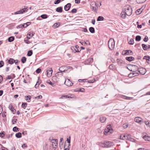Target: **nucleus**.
Listing matches in <instances>:
<instances>
[{"label": "nucleus", "mask_w": 150, "mask_h": 150, "mask_svg": "<svg viewBox=\"0 0 150 150\" xmlns=\"http://www.w3.org/2000/svg\"><path fill=\"white\" fill-rule=\"evenodd\" d=\"M71 4L68 3L64 6V9L66 11H68L70 9L71 7Z\"/></svg>", "instance_id": "dca6fc26"}, {"label": "nucleus", "mask_w": 150, "mask_h": 150, "mask_svg": "<svg viewBox=\"0 0 150 150\" xmlns=\"http://www.w3.org/2000/svg\"><path fill=\"white\" fill-rule=\"evenodd\" d=\"M5 134V132H2L0 133V137H3Z\"/></svg>", "instance_id": "6e6d98bb"}, {"label": "nucleus", "mask_w": 150, "mask_h": 150, "mask_svg": "<svg viewBox=\"0 0 150 150\" xmlns=\"http://www.w3.org/2000/svg\"><path fill=\"white\" fill-rule=\"evenodd\" d=\"M33 54V52L32 50L29 51L27 53V55L28 56H30Z\"/></svg>", "instance_id": "58836bf2"}, {"label": "nucleus", "mask_w": 150, "mask_h": 150, "mask_svg": "<svg viewBox=\"0 0 150 150\" xmlns=\"http://www.w3.org/2000/svg\"><path fill=\"white\" fill-rule=\"evenodd\" d=\"M4 64V62L2 61H0V68L2 67Z\"/></svg>", "instance_id": "864d4df0"}, {"label": "nucleus", "mask_w": 150, "mask_h": 150, "mask_svg": "<svg viewBox=\"0 0 150 150\" xmlns=\"http://www.w3.org/2000/svg\"><path fill=\"white\" fill-rule=\"evenodd\" d=\"M146 71V69L143 67L140 68L138 69V71L142 74L144 75L145 74Z\"/></svg>", "instance_id": "9d476101"}, {"label": "nucleus", "mask_w": 150, "mask_h": 150, "mask_svg": "<svg viewBox=\"0 0 150 150\" xmlns=\"http://www.w3.org/2000/svg\"><path fill=\"white\" fill-rule=\"evenodd\" d=\"M132 52V51L130 50H126L123 51L122 52V54L123 55H127L130 54Z\"/></svg>", "instance_id": "ddd939ff"}, {"label": "nucleus", "mask_w": 150, "mask_h": 150, "mask_svg": "<svg viewBox=\"0 0 150 150\" xmlns=\"http://www.w3.org/2000/svg\"><path fill=\"white\" fill-rule=\"evenodd\" d=\"M124 10L127 16H129L132 14V9L130 6L128 5L125 6Z\"/></svg>", "instance_id": "f257e3e1"}, {"label": "nucleus", "mask_w": 150, "mask_h": 150, "mask_svg": "<svg viewBox=\"0 0 150 150\" xmlns=\"http://www.w3.org/2000/svg\"><path fill=\"white\" fill-rule=\"evenodd\" d=\"M27 146L25 144H23V145L22 146V148L24 149L26 148Z\"/></svg>", "instance_id": "680f3d73"}, {"label": "nucleus", "mask_w": 150, "mask_h": 150, "mask_svg": "<svg viewBox=\"0 0 150 150\" xmlns=\"http://www.w3.org/2000/svg\"><path fill=\"white\" fill-rule=\"evenodd\" d=\"M47 83H49L50 84L53 86H54V84L52 83L50 80H48L47 81Z\"/></svg>", "instance_id": "8fccbe9b"}, {"label": "nucleus", "mask_w": 150, "mask_h": 150, "mask_svg": "<svg viewBox=\"0 0 150 150\" xmlns=\"http://www.w3.org/2000/svg\"><path fill=\"white\" fill-rule=\"evenodd\" d=\"M75 3L76 4H79L80 3V0H75Z\"/></svg>", "instance_id": "338daca9"}, {"label": "nucleus", "mask_w": 150, "mask_h": 150, "mask_svg": "<svg viewBox=\"0 0 150 150\" xmlns=\"http://www.w3.org/2000/svg\"><path fill=\"white\" fill-rule=\"evenodd\" d=\"M75 91L76 92H84L85 91V89L84 88H82Z\"/></svg>", "instance_id": "79ce46f5"}, {"label": "nucleus", "mask_w": 150, "mask_h": 150, "mask_svg": "<svg viewBox=\"0 0 150 150\" xmlns=\"http://www.w3.org/2000/svg\"><path fill=\"white\" fill-rule=\"evenodd\" d=\"M9 108L11 110L13 114L15 113V110L13 108L12 106L11 105H10L9 106Z\"/></svg>", "instance_id": "b1692460"}, {"label": "nucleus", "mask_w": 150, "mask_h": 150, "mask_svg": "<svg viewBox=\"0 0 150 150\" xmlns=\"http://www.w3.org/2000/svg\"><path fill=\"white\" fill-rule=\"evenodd\" d=\"M64 98H71V97L68 96L67 95H66V96H62V97L59 98V99H63Z\"/></svg>", "instance_id": "09e8293b"}, {"label": "nucleus", "mask_w": 150, "mask_h": 150, "mask_svg": "<svg viewBox=\"0 0 150 150\" xmlns=\"http://www.w3.org/2000/svg\"><path fill=\"white\" fill-rule=\"evenodd\" d=\"M148 40V37L147 36H146L144 39V41L145 42H147Z\"/></svg>", "instance_id": "e2e57ef3"}, {"label": "nucleus", "mask_w": 150, "mask_h": 150, "mask_svg": "<svg viewBox=\"0 0 150 150\" xmlns=\"http://www.w3.org/2000/svg\"><path fill=\"white\" fill-rule=\"evenodd\" d=\"M122 98L123 99H125L131 100L132 98L126 96H123Z\"/></svg>", "instance_id": "c9c22d12"}, {"label": "nucleus", "mask_w": 150, "mask_h": 150, "mask_svg": "<svg viewBox=\"0 0 150 150\" xmlns=\"http://www.w3.org/2000/svg\"><path fill=\"white\" fill-rule=\"evenodd\" d=\"M66 67H60L59 69V70L60 71V72H58L57 73V74H61L62 73V72H64L65 71H67V70H66L65 69H64V68H65Z\"/></svg>", "instance_id": "4468645a"}, {"label": "nucleus", "mask_w": 150, "mask_h": 150, "mask_svg": "<svg viewBox=\"0 0 150 150\" xmlns=\"http://www.w3.org/2000/svg\"><path fill=\"white\" fill-rule=\"evenodd\" d=\"M26 58L25 57H23L21 59V61L23 63H24L26 61Z\"/></svg>", "instance_id": "a19ab883"}, {"label": "nucleus", "mask_w": 150, "mask_h": 150, "mask_svg": "<svg viewBox=\"0 0 150 150\" xmlns=\"http://www.w3.org/2000/svg\"><path fill=\"white\" fill-rule=\"evenodd\" d=\"M135 122L138 123L140 124H141L143 122L142 121V119L139 117H136L134 119Z\"/></svg>", "instance_id": "9b49d317"}, {"label": "nucleus", "mask_w": 150, "mask_h": 150, "mask_svg": "<svg viewBox=\"0 0 150 150\" xmlns=\"http://www.w3.org/2000/svg\"><path fill=\"white\" fill-rule=\"evenodd\" d=\"M134 40L133 39H131L129 42V43L130 45H133L134 43Z\"/></svg>", "instance_id": "4c0bfd02"}, {"label": "nucleus", "mask_w": 150, "mask_h": 150, "mask_svg": "<svg viewBox=\"0 0 150 150\" xmlns=\"http://www.w3.org/2000/svg\"><path fill=\"white\" fill-rule=\"evenodd\" d=\"M67 142L69 143L68 146H70V137H69V138H67Z\"/></svg>", "instance_id": "de8ad7c7"}, {"label": "nucleus", "mask_w": 150, "mask_h": 150, "mask_svg": "<svg viewBox=\"0 0 150 150\" xmlns=\"http://www.w3.org/2000/svg\"><path fill=\"white\" fill-rule=\"evenodd\" d=\"M91 8L93 11H97L98 7L96 4L95 1H92L91 2Z\"/></svg>", "instance_id": "423d86ee"}, {"label": "nucleus", "mask_w": 150, "mask_h": 150, "mask_svg": "<svg viewBox=\"0 0 150 150\" xmlns=\"http://www.w3.org/2000/svg\"><path fill=\"white\" fill-rule=\"evenodd\" d=\"M56 10L57 12L61 13L62 11V8L61 7H58L56 8Z\"/></svg>", "instance_id": "4be33fe9"}, {"label": "nucleus", "mask_w": 150, "mask_h": 150, "mask_svg": "<svg viewBox=\"0 0 150 150\" xmlns=\"http://www.w3.org/2000/svg\"><path fill=\"white\" fill-rule=\"evenodd\" d=\"M126 59L127 60L131 62L133 60L134 58V57H127L126 58Z\"/></svg>", "instance_id": "412c9836"}, {"label": "nucleus", "mask_w": 150, "mask_h": 150, "mask_svg": "<svg viewBox=\"0 0 150 150\" xmlns=\"http://www.w3.org/2000/svg\"><path fill=\"white\" fill-rule=\"evenodd\" d=\"M27 105V104L25 103H23L22 105V108H24V109H25Z\"/></svg>", "instance_id": "49530a36"}, {"label": "nucleus", "mask_w": 150, "mask_h": 150, "mask_svg": "<svg viewBox=\"0 0 150 150\" xmlns=\"http://www.w3.org/2000/svg\"><path fill=\"white\" fill-rule=\"evenodd\" d=\"M112 143L111 142L107 141L105 143V146L106 147H110L112 146Z\"/></svg>", "instance_id": "a211bd4d"}, {"label": "nucleus", "mask_w": 150, "mask_h": 150, "mask_svg": "<svg viewBox=\"0 0 150 150\" xmlns=\"http://www.w3.org/2000/svg\"><path fill=\"white\" fill-rule=\"evenodd\" d=\"M24 41L27 44H28L30 43V41L28 40H25Z\"/></svg>", "instance_id": "774afa93"}, {"label": "nucleus", "mask_w": 150, "mask_h": 150, "mask_svg": "<svg viewBox=\"0 0 150 150\" xmlns=\"http://www.w3.org/2000/svg\"><path fill=\"white\" fill-rule=\"evenodd\" d=\"M141 39V37L139 35H137L136 36L135 38V40L136 41H139Z\"/></svg>", "instance_id": "f704fd0d"}, {"label": "nucleus", "mask_w": 150, "mask_h": 150, "mask_svg": "<svg viewBox=\"0 0 150 150\" xmlns=\"http://www.w3.org/2000/svg\"><path fill=\"white\" fill-rule=\"evenodd\" d=\"M146 0H136V2L138 4H142L144 3Z\"/></svg>", "instance_id": "393cba45"}, {"label": "nucleus", "mask_w": 150, "mask_h": 150, "mask_svg": "<svg viewBox=\"0 0 150 150\" xmlns=\"http://www.w3.org/2000/svg\"><path fill=\"white\" fill-rule=\"evenodd\" d=\"M113 132V130L112 128L111 125H108L107 126L105 129L104 134L105 135L110 134Z\"/></svg>", "instance_id": "f03ea898"}, {"label": "nucleus", "mask_w": 150, "mask_h": 150, "mask_svg": "<svg viewBox=\"0 0 150 150\" xmlns=\"http://www.w3.org/2000/svg\"><path fill=\"white\" fill-rule=\"evenodd\" d=\"M64 84L68 86H72L73 83L70 81L69 79H66Z\"/></svg>", "instance_id": "6e6552de"}, {"label": "nucleus", "mask_w": 150, "mask_h": 150, "mask_svg": "<svg viewBox=\"0 0 150 150\" xmlns=\"http://www.w3.org/2000/svg\"><path fill=\"white\" fill-rule=\"evenodd\" d=\"M132 68L133 70H131V71H135L136 70L138 69V67L137 66L135 65H132Z\"/></svg>", "instance_id": "bb28decb"}, {"label": "nucleus", "mask_w": 150, "mask_h": 150, "mask_svg": "<svg viewBox=\"0 0 150 150\" xmlns=\"http://www.w3.org/2000/svg\"><path fill=\"white\" fill-rule=\"evenodd\" d=\"M50 141L52 143V145L53 146V149L55 150L57 147L58 144V140L57 139H53L52 138L51 139L50 138L49 139Z\"/></svg>", "instance_id": "7ed1b4c3"}, {"label": "nucleus", "mask_w": 150, "mask_h": 150, "mask_svg": "<svg viewBox=\"0 0 150 150\" xmlns=\"http://www.w3.org/2000/svg\"><path fill=\"white\" fill-rule=\"evenodd\" d=\"M126 139L129 141L133 142L134 140V139L132 138L131 135L129 134H126Z\"/></svg>", "instance_id": "f8f14e48"}, {"label": "nucleus", "mask_w": 150, "mask_h": 150, "mask_svg": "<svg viewBox=\"0 0 150 150\" xmlns=\"http://www.w3.org/2000/svg\"><path fill=\"white\" fill-rule=\"evenodd\" d=\"M135 74V73H131L129 74V75L131 76H134L136 75Z\"/></svg>", "instance_id": "0e129e2a"}, {"label": "nucleus", "mask_w": 150, "mask_h": 150, "mask_svg": "<svg viewBox=\"0 0 150 150\" xmlns=\"http://www.w3.org/2000/svg\"><path fill=\"white\" fill-rule=\"evenodd\" d=\"M90 32L92 33H94L95 32V30L94 28L92 27H91L89 28Z\"/></svg>", "instance_id": "c85d7f7f"}, {"label": "nucleus", "mask_w": 150, "mask_h": 150, "mask_svg": "<svg viewBox=\"0 0 150 150\" xmlns=\"http://www.w3.org/2000/svg\"><path fill=\"white\" fill-rule=\"evenodd\" d=\"M106 120V118L105 117H100V121L101 123L104 122Z\"/></svg>", "instance_id": "5701e85b"}, {"label": "nucleus", "mask_w": 150, "mask_h": 150, "mask_svg": "<svg viewBox=\"0 0 150 150\" xmlns=\"http://www.w3.org/2000/svg\"><path fill=\"white\" fill-rule=\"evenodd\" d=\"M141 9H139L137 10L136 13L137 14H139L142 13V11H141Z\"/></svg>", "instance_id": "e433bc0d"}, {"label": "nucleus", "mask_w": 150, "mask_h": 150, "mask_svg": "<svg viewBox=\"0 0 150 150\" xmlns=\"http://www.w3.org/2000/svg\"><path fill=\"white\" fill-rule=\"evenodd\" d=\"M47 76L48 77L51 76L52 72V68H50L47 69L46 71Z\"/></svg>", "instance_id": "1a4fd4ad"}, {"label": "nucleus", "mask_w": 150, "mask_h": 150, "mask_svg": "<svg viewBox=\"0 0 150 150\" xmlns=\"http://www.w3.org/2000/svg\"><path fill=\"white\" fill-rule=\"evenodd\" d=\"M93 62V59L92 58H88L84 62V64L85 65H89Z\"/></svg>", "instance_id": "0eeeda50"}, {"label": "nucleus", "mask_w": 150, "mask_h": 150, "mask_svg": "<svg viewBox=\"0 0 150 150\" xmlns=\"http://www.w3.org/2000/svg\"><path fill=\"white\" fill-rule=\"evenodd\" d=\"M42 96L41 95H40L36 97L35 98L36 99L38 100V99L42 98Z\"/></svg>", "instance_id": "603ef678"}, {"label": "nucleus", "mask_w": 150, "mask_h": 150, "mask_svg": "<svg viewBox=\"0 0 150 150\" xmlns=\"http://www.w3.org/2000/svg\"><path fill=\"white\" fill-rule=\"evenodd\" d=\"M6 61L7 63L9 64H12L14 63V60L13 58H11L9 59L6 60Z\"/></svg>", "instance_id": "f3484780"}, {"label": "nucleus", "mask_w": 150, "mask_h": 150, "mask_svg": "<svg viewBox=\"0 0 150 150\" xmlns=\"http://www.w3.org/2000/svg\"><path fill=\"white\" fill-rule=\"evenodd\" d=\"M127 15L125 11H124V10L123 11H122L120 14V16L123 19H125L126 18Z\"/></svg>", "instance_id": "2eb2a0df"}, {"label": "nucleus", "mask_w": 150, "mask_h": 150, "mask_svg": "<svg viewBox=\"0 0 150 150\" xmlns=\"http://www.w3.org/2000/svg\"><path fill=\"white\" fill-rule=\"evenodd\" d=\"M123 127L124 128H126L128 127V124L127 123H125L123 125Z\"/></svg>", "instance_id": "052dcab7"}, {"label": "nucleus", "mask_w": 150, "mask_h": 150, "mask_svg": "<svg viewBox=\"0 0 150 150\" xmlns=\"http://www.w3.org/2000/svg\"><path fill=\"white\" fill-rule=\"evenodd\" d=\"M61 0H56L54 1V4H59L61 1Z\"/></svg>", "instance_id": "3c124183"}, {"label": "nucleus", "mask_w": 150, "mask_h": 150, "mask_svg": "<svg viewBox=\"0 0 150 150\" xmlns=\"http://www.w3.org/2000/svg\"><path fill=\"white\" fill-rule=\"evenodd\" d=\"M41 71V69H40L38 68L37 69L36 71V72L37 73H40Z\"/></svg>", "instance_id": "69168bd1"}, {"label": "nucleus", "mask_w": 150, "mask_h": 150, "mask_svg": "<svg viewBox=\"0 0 150 150\" xmlns=\"http://www.w3.org/2000/svg\"><path fill=\"white\" fill-rule=\"evenodd\" d=\"M41 16L43 19H45L47 18V16L46 14L42 15Z\"/></svg>", "instance_id": "c03bdc74"}, {"label": "nucleus", "mask_w": 150, "mask_h": 150, "mask_svg": "<svg viewBox=\"0 0 150 150\" xmlns=\"http://www.w3.org/2000/svg\"><path fill=\"white\" fill-rule=\"evenodd\" d=\"M77 10L76 8H74L71 11V12L72 13H75L76 12Z\"/></svg>", "instance_id": "4d7b16f0"}, {"label": "nucleus", "mask_w": 150, "mask_h": 150, "mask_svg": "<svg viewBox=\"0 0 150 150\" xmlns=\"http://www.w3.org/2000/svg\"><path fill=\"white\" fill-rule=\"evenodd\" d=\"M143 138L146 141H150V137L144 135L143 136Z\"/></svg>", "instance_id": "aec40b11"}, {"label": "nucleus", "mask_w": 150, "mask_h": 150, "mask_svg": "<svg viewBox=\"0 0 150 150\" xmlns=\"http://www.w3.org/2000/svg\"><path fill=\"white\" fill-rule=\"evenodd\" d=\"M59 26V25H58V24L57 23H56L53 25V27L54 28H56L58 27Z\"/></svg>", "instance_id": "5fc2aeb1"}, {"label": "nucleus", "mask_w": 150, "mask_h": 150, "mask_svg": "<svg viewBox=\"0 0 150 150\" xmlns=\"http://www.w3.org/2000/svg\"><path fill=\"white\" fill-rule=\"evenodd\" d=\"M48 144L46 143L43 146V150H48Z\"/></svg>", "instance_id": "473e14b6"}, {"label": "nucleus", "mask_w": 150, "mask_h": 150, "mask_svg": "<svg viewBox=\"0 0 150 150\" xmlns=\"http://www.w3.org/2000/svg\"><path fill=\"white\" fill-rule=\"evenodd\" d=\"M126 134L124 135L122 134L120 136V139L122 140L126 139Z\"/></svg>", "instance_id": "2f4dec72"}, {"label": "nucleus", "mask_w": 150, "mask_h": 150, "mask_svg": "<svg viewBox=\"0 0 150 150\" xmlns=\"http://www.w3.org/2000/svg\"><path fill=\"white\" fill-rule=\"evenodd\" d=\"M17 121V119H13L12 120V122L13 124H14Z\"/></svg>", "instance_id": "13d9d810"}, {"label": "nucleus", "mask_w": 150, "mask_h": 150, "mask_svg": "<svg viewBox=\"0 0 150 150\" xmlns=\"http://www.w3.org/2000/svg\"><path fill=\"white\" fill-rule=\"evenodd\" d=\"M14 40V38L13 36H11L8 38V40L9 42H11Z\"/></svg>", "instance_id": "7c9ffc66"}, {"label": "nucleus", "mask_w": 150, "mask_h": 150, "mask_svg": "<svg viewBox=\"0 0 150 150\" xmlns=\"http://www.w3.org/2000/svg\"><path fill=\"white\" fill-rule=\"evenodd\" d=\"M34 35L33 33V32H29L27 34V35H28L31 37H32Z\"/></svg>", "instance_id": "a18cd8bd"}, {"label": "nucleus", "mask_w": 150, "mask_h": 150, "mask_svg": "<svg viewBox=\"0 0 150 150\" xmlns=\"http://www.w3.org/2000/svg\"><path fill=\"white\" fill-rule=\"evenodd\" d=\"M109 68L110 69L112 70H115V66L113 64H110L109 66Z\"/></svg>", "instance_id": "a878e982"}, {"label": "nucleus", "mask_w": 150, "mask_h": 150, "mask_svg": "<svg viewBox=\"0 0 150 150\" xmlns=\"http://www.w3.org/2000/svg\"><path fill=\"white\" fill-rule=\"evenodd\" d=\"M144 123L145 125L148 127H150V123L149 122L147 121H145L144 122Z\"/></svg>", "instance_id": "37998d69"}, {"label": "nucleus", "mask_w": 150, "mask_h": 150, "mask_svg": "<svg viewBox=\"0 0 150 150\" xmlns=\"http://www.w3.org/2000/svg\"><path fill=\"white\" fill-rule=\"evenodd\" d=\"M28 10V9L27 7H25L19 11H17L14 12V14L16 15L18 14H22L27 12Z\"/></svg>", "instance_id": "39448f33"}, {"label": "nucleus", "mask_w": 150, "mask_h": 150, "mask_svg": "<svg viewBox=\"0 0 150 150\" xmlns=\"http://www.w3.org/2000/svg\"><path fill=\"white\" fill-rule=\"evenodd\" d=\"M18 129L16 127H15L13 128V130L14 132H16L17 131V130Z\"/></svg>", "instance_id": "bf43d9fd"}, {"label": "nucleus", "mask_w": 150, "mask_h": 150, "mask_svg": "<svg viewBox=\"0 0 150 150\" xmlns=\"http://www.w3.org/2000/svg\"><path fill=\"white\" fill-rule=\"evenodd\" d=\"M143 59H145L146 60V62L148 64L150 62V57L149 56H144L143 58Z\"/></svg>", "instance_id": "6ab92c4d"}, {"label": "nucleus", "mask_w": 150, "mask_h": 150, "mask_svg": "<svg viewBox=\"0 0 150 150\" xmlns=\"http://www.w3.org/2000/svg\"><path fill=\"white\" fill-rule=\"evenodd\" d=\"M115 44L114 40L112 38L110 39L108 42V46L110 50H112L114 48Z\"/></svg>", "instance_id": "20e7f679"}, {"label": "nucleus", "mask_w": 150, "mask_h": 150, "mask_svg": "<svg viewBox=\"0 0 150 150\" xmlns=\"http://www.w3.org/2000/svg\"><path fill=\"white\" fill-rule=\"evenodd\" d=\"M15 136L17 138H20L21 137V132H19L16 134Z\"/></svg>", "instance_id": "cd10ccee"}, {"label": "nucleus", "mask_w": 150, "mask_h": 150, "mask_svg": "<svg viewBox=\"0 0 150 150\" xmlns=\"http://www.w3.org/2000/svg\"><path fill=\"white\" fill-rule=\"evenodd\" d=\"M142 46L144 50H147V46L146 45L142 44Z\"/></svg>", "instance_id": "c756f323"}, {"label": "nucleus", "mask_w": 150, "mask_h": 150, "mask_svg": "<svg viewBox=\"0 0 150 150\" xmlns=\"http://www.w3.org/2000/svg\"><path fill=\"white\" fill-rule=\"evenodd\" d=\"M26 98H26L25 100H27L28 102H30V99L31 98V97L30 96L28 95L26 97Z\"/></svg>", "instance_id": "ea45409f"}, {"label": "nucleus", "mask_w": 150, "mask_h": 150, "mask_svg": "<svg viewBox=\"0 0 150 150\" xmlns=\"http://www.w3.org/2000/svg\"><path fill=\"white\" fill-rule=\"evenodd\" d=\"M104 19V18L102 16H99L97 18V21H102Z\"/></svg>", "instance_id": "72a5a7b5"}]
</instances>
